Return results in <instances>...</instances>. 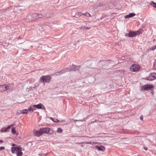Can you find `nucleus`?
I'll list each match as a JSON object with an SVG mask.
<instances>
[{
	"mask_svg": "<svg viewBox=\"0 0 156 156\" xmlns=\"http://www.w3.org/2000/svg\"><path fill=\"white\" fill-rule=\"evenodd\" d=\"M143 32V30L141 29H139L137 31H135L137 35L142 34Z\"/></svg>",
	"mask_w": 156,
	"mask_h": 156,
	"instance_id": "obj_15",
	"label": "nucleus"
},
{
	"mask_svg": "<svg viewBox=\"0 0 156 156\" xmlns=\"http://www.w3.org/2000/svg\"><path fill=\"white\" fill-rule=\"evenodd\" d=\"M155 49H156V45L151 47V50H155Z\"/></svg>",
	"mask_w": 156,
	"mask_h": 156,
	"instance_id": "obj_24",
	"label": "nucleus"
},
{
	"mask_svg": "<svg viewBox=\"0 0 156 156\" xmlns=\"http://www.w3.org/2000/svg\"><path fill=\"white\" fill-rule=\"evenodd\" d=\"M16 152L17 156H22L23 153L22 152L21 148L20 146L17 147H12L11 148V151L12 154L15 153V151Z\"/></svg>",
	"mask_w": 156,
	"mask_h": 156,
	"instance_id": "obj_1",
	"label": "nucleus"
},
{
	"mask_svg": "<svg viewBox=\"0 0 156 156\" xmlns=\"http://www.w3.org/2000/svg\"><path fill=\"white\" fill-rule=\"evenodd\" d=\"M0 43H2L1 42H0Z\"/></svg>",
	"mask_w": 156,
	"mask_h": 156,
	"instance_id": "obj_36",
	"label": "nucleus"
},
{
	"mask_svg": "<svg viewBox=\"0 0 156 156\" xmlns=\"http://www.w3.org/2000/svg\"><path fill=\"white\" fill-rule=\"evenodd\" d=\"M3 142V141L2 140H0V143H2Z\"/></svg>",
	"mask_w": 156,
	"mask_h": 156,
	"instance_id": "obj_35",
	"label": "nucleus"
},
{
	"mask_svg": "<svg viewBox=\"0 0 156 156\" xmlns=\"http://www.w3.org/2000/svg\"><path fill=\"white\" fill-rule=\"evenodd\" d=\"M40 129L42 134H43L44 133H49V131L51 129L48 128H41Z\"/></svg>",
	"mask_w": 156,
	"mask_h": 156,
	"instance_id": "obj_5",
	"label": "nucleus"
},
{
	"mask_svg": "<svg viewBox=\"0 0 156 156\" xmlns=\"http://www.w3.org/2000/svg\"><path fill=\"white\" fill-rule=\"evenodd\" d=\"M154 86L152 85L149 84H146L143 86L141 87L140 90H147L148 89H150L151 88H153Z\"/></svg>",
	"mask_w": 156,
	"mask_h": 156,
	"instance_id": "obj_4",
	"label": "nucleus"
},
{
	"mask_svg": "<svg viewBox=\"0 0 156 156\" xmlns=\"http://www.w3.org/2000/svg\"><path fill=\"white\" fill-rule=\"evenodd\" d=\"M135 15V14L133 13H130L129 15H126L125 16V19H128L132 17Z\"/></svg>",
	"mask_w": 156,
	"mask_h": 156,
	"instance_id": "obj_11",
	"label": "nucleus"
},
{
	"mask_svg": "<svg viewBox=\"0 0 156 156\" xmlns=\"http://www.w3.org/2000/svg\"><path fill=\"white\" fill-rule=\"evenodd\" d=\"M128 37H132L136 36L135 31H130L128 34H127Z\"/></svg>",
	"mask_w": 156,
	"mask_h": 156,
	"instance_id": "obj_8",
	"label": "nucleus"
},
{
	"mask_svg": "<svg viewBox=\"0 0 156 156\" xmlns=\"http://www.w3.org/2000/svg\"><path fill=\"white\" fill-rule=\"evenodd\" d=\"M85 143L86 144H98V143L96 142H85Z\"/></svg>",
	"mask_w": 156,
	"mask_h": 156,
	"instance_id": "obj_14",
	"label": "nucleus"
},
{
	"mask_svg": "<svg viewBox=\"0 0 156 156\" xmlns=\"http://www.w3.org/2000/svg\"><path fill=\"white\" fill-rule=\"evenodd\" d=\"M6 88L5 84L2 85L0 86V91L3 92L6 91Z\"/></svg>",
	"mask_w": 156,
	"mask_h": 156,
	"instance_id": "obj_10",
	"label": "nucleus"
},
{
	"mask_svg": "<svg viewBox=\"0 0 156 156\" xmlns=\"http://www.w3.org/2000/svg\"><path fill=\"white\" fill-rule=\"evenodd\" d=\"M140 119H141V120H143V117L142 116H141L140 117Z\"/></svg>",
	"mask_w": 156,
	"mask_h": 156,
	"instance_id": "obj_34",
	"label": "nucleus"
},
{
	"mask_svg": "<svg viewBox=\"0 0 156 156\" xmlns=\"http://www.w3.org/2000/svg\"><path fill=\"white\" fill-rule=\"evenodd\" d=\"M28 111H29L30 112H32V105H31L27 109Z\"/></svg>",
	"mask_w": 156,
	"mask_h": 156,
	"instance_id": "obj_23",
	"label": "nucleus"
},
{
	"mask_svg": "<svg viewBox=\"0 0 156 156\" xmlns=\"http://www.w3.org/2000/svg\"><path fill=\"white\" fill-rule=\"evenodd\" d=\"M51 77L50 75L43 76L40 78L41 82L49 83L51 81Z\"/></svg>",
	"mask_w": 156,
	"mask_h": 156,
	"instance_id": "obj_2",
	"label": "nucleus"
},
{
	"mask_svg": "<svg viewBox=\"0 0 156 156\" xmlns=\"http://www.w3.org/2000/svg\"><path fill=\"white\" fill-rule=\"evenodd\" d=\"M5 149V147H0V151Z\"/></svg>",
	"mask_w": 156,
	"mask_h": 156,
	"instance_id": "obj_25",
	"label": "nucleus"
},
{
	"mask_svg": "<svg viewBox=\"0 0 156 156\" xmlns=\"http://www.w3.org/2000/svg\"><path fill=\"white\" fill-rule=\"evenodd\" d=\"M33 107V106H32V112H33L35 110V109H34V108H32Z\"/></svg>",
	"mask_w": 156,
	"mask_h": 156,
	"instance_id": "obj_31",
	"label": "nucleus"
},
{
	"mask_svg": "<svg viewBox=\"0 0 156 156\" xmlns=\"http://www.w3.org/2000/svg\"><path fill=\"white\" fill-rule=\"evenodd\" d=\"M33 133L35 136L37 137L39 136L42 135L40 129L38 131L34 130H33Z\"/></svg>",
	"mask_w": 156,
	"mask_h": 156,
	"instance_id": "obj_6",
	"label": "nucleus"
},
{
	"mask_svg": "<svg viewBox=\"0 0 156 156\" xmlns=\"http://www.w3.org/2000/svg\"><path fill=\"white\" fill-rule=\"evenodd\" d=\"M51 119L52 120L53 122H59V120L57 119H54L52 118H51Z\"/></svg>",
	"mask_w": 156,
	"mask_h": 156,
	"instance_id": "obj_19",
	"label": "nucleus"
},
{
	"mask_svg": "<svg viewBox=\"0 0 156 156\" xmlns=\"http://www.w3.org/2000/svg\"><path fill=\"white\" fill-rule=\"evenodd\" d=\"M90 28V27H87V26H82L80 27V29H89Z\"/></svg>",
	"mask_w": 156,
	"mask_h": 156,
	"instance_id": "obj_18",
	"label": "nucleus"
},
{
	"mask_svg": "<svg viewBox=\"0 0 156 156\" xmlns=\"http://www.w3.org/2000/svg\"><path fill=\"white\" fill-rule=\"evenodd\" d=\"M87 14H88V12H86L85 13H83V15H84V16H87Z\"/></svg>",
	"mask_w": 156,
	"mask_h": 156,
	"instance_id": "obj_28",
	"label": "nucleus"
},
{
	"mask_svg": "<svg viewBox=\"0 0 156 156\" xmlns=\"http://www.w3.org/2000/svg\"><path fill=\"white\" fill-rule=\"evenodd\" d=\"M66 71H65L64 70H61L60 72H59V73H60V74L61 73H64V72H65Z\"/></svg>",
	"mask_w": 156,
	"mask_h": 156,
	"instance_id": "obj_26",
	"label": "nucleus"
},
{
	"mask_svg": "<svg viewBox=\"0 0 156 156\" xmlns=\"http://www.w3.org/2000/svg\"><path fill=\"white\" fill-rule=\"evenodd\" d=\"M130 70L131 72H136L139 71L140 69V66L137 64H133L130 67Z\"/></svg>",
	"mask_w": 156,
	"mask_h": 156,
	"instance_id": "obj_3",
	"label": "nucleus"
},
{
	"mask_svg": "<svg viewBox=\"0 0 156 156\" xmlns=\"http://www.w3.org/2000/svg\"><path fill=\"white\" fill-rule=\"evenodd\" d=\"M33 107L37 108L38 109H42V105L41 104H39L37 105H33Z\"/></svg>",
	"mask_w": 156,
	"mask_h": 156,
	"instance_id": "obj_13",
	"label": "nucleus"
},
{
	"mask_svg": "<svg viewBox=\"0 0 156 156\" xmlns=\"http://www.w3.org/2000/svg\"><path fill=\"white\" fill-rule=\"evenodd\" d=\"M5 87L6 90H12L13 88V85L12 84H5Z\"/></svg>",
	"mask_w": 156,
	"mask_h": 156,
	"instance_id": "obj_12",
	"label": "nucleus"
},
{
	"mask_svg": "<svg viewBox=\"0 0 156 156\" xmlns=\"http://www.w3.org/2000/svg\"><path fill=\"white\" fill-rule=\"evenodd\" d=\"M144 149H145V150H147V147H144Z\"/></svg>",
	"mask_w": 156,
	"mask_h": 156,
	"instance_id": "obj_33",
	"label": "nucleus"
},
{
	"mask_svg": "<svg viewBox=\"0 0 156 156\" xmlns=\"http://www.w3.org/2000/svg\"><path fill=\"white\" fill-rule=\"evenodd\" d=\"M12 132L15 134L16 133V129L15 128H12L11 130Z\"/></svg>",
	"mask_w": 156,
	"mask_h": 156,
	"instance_id": "obj_22",
	"label": "nucleus"
},
{
	"mask_svg": "<svg viewBox=\"0 0 156 156\" xmlns=\"http://www.w3.org/2000/svg\"><path fill=\"white\" fill-rule=\"evenodd\" d=\"M156 79V73H153L151 74L149 78H148V80H153Z\"/></svg>",
	"mask_w": 156,
	"mask_h": 156,
	"instance_id": "obj_7",
	"label": "nucleus"
},
{
	"mask_svg": "<svg viewBox=\"0 0 156 156\" xmlns=\"http://www.w3.org/2000/svg\"><path fill=\"white\" fill-rule=\"evenodd\" d=\"M11 125H9V126L7 128V129H9L11 127Z\"/></svg>",
	"mask_w": 156,
	"mask_h": 156,
	"instance_id": "obj_29",
	"label": "nucleus"
},
{
	"mask_svg": "<svg viewBox=\"0 0 156 156\" xmlns=\"http://www.w3.org/2000/svg\"><path fill=\"white\" fill-rule=\"evenodd\" d=\"M28 110L27 109H24L20 111V112L22 114H27Z\"/></svg>",
	"mask_w": 156,
	"mask_h": 156,
	"instance_id": "obj_17",
	"label": "nucleus"
},
{
	"mask_svg": "<svg viewBox=\"0 0 156 156\" xmlns=\"http://www.w3.org/2000/svg\"><path fill=\"white\" fill-rule=\"evenodd\" d=\"M12 146H13L12 147H15L14 146H16V145L15 144H12Z\"/></svg>",
	"mask_w": 156,
	"mask_h": 156,
	"instance_id": "obj_30",
	"label": "nucleus"
},
{
	"mask_svg": "<svg viewBox=\"0 0 156 156\" xmlns=\"http://www.w3.org/2000/svg\"><path fill=\"white\" fill-rule=\"evenodd\" d=\"M83 13H82L81 12H78L76 14V15H75V17L76 18L77 17V16H81L83 15Z\"/></svg>",
	"mask_w": 156,
	"mask_h": 156,
	"instance_id": "obj_16",
	"label": "nucleus"
},
{
	"mask_svg": "<svg viewBox=\"0 0 156 156\" xmlns=\"http://www.w3.org/2000/svg\"><path fill=\"white\" fill-rule=\"evenodd\" d=\"M95 148L99 151H104L105 150V148L104 146L101 145L100 146H95Z\"/></svg>",
	"mask_w": 156,
	"mask_h": 156,
	"instance_id": "obj_9",
	"label": "nucleus"
},
{
	"mask_svg": "<svg viewBox=\"0 0 156 156\" xmlns=\"http://www.w3.org/2000/svg\"><path fill=\"white\" fill-rule=\"evenodd\" d=\"M62 129L60 128H58L57 129L56 132L57 133H60L62 132Z\"/></svg>",
	"mask_w": 156,
	"mask_h": 156,
	"instance_id": "obj_20",
	"label": "nucleus"
},
{
	"mask_svg": "<svg viewBox=\"0 0 156 156\" xmlns=\"http://www.w3.org/2000/svg\"><path fill=\"white\" fill-rule=\"evenodd\" d=\"M150 5L153 6L154 7L156 8V3L153 2H151Z\"/></svg>",
	"mask_w": 156,
	"mask_h": 156,
	"instance_id": "obj_21",
	"label": "nucleus"
},
{
	"mask_svg": "<svg viewBox=\"0 0 156 156\" xmlns=\"http://www.w3.org/2000/svg\"><path fill=\"white\" fill-rule=\"evenodd\" d=\"M38 15L37 14H36V13H35V14H34V16H36V17H37V16H38Z\"/></svg>",
	"mask_w": 156,
	"mask_h": 156,
	"instance_id": "obj_32",
	"label": "nucleus"
},
{
	"mask_svg": "<svg viewBox=\"0 0 156 156\" xmlns=\"http://www.w3.org/2000/svg\"><path fill=\"white\" fill-rule=\"evenodd\" d=\"M91 16L90 15V14L88 12V14H87V17H91Z\"/></svg>",
	"mask_w": 156,
	"mask_h": 156,
	"instance_id": "obj_27",
	"label": "nucleus"
}]
</instances>
